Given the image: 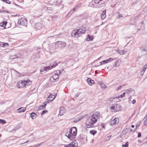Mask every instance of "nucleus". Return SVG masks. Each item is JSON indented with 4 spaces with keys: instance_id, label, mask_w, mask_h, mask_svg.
I'll return each instance as SVG.
<instances>
[{
    "instance_id": "obj_47",
    "label": "nucleus",
    "mask_w": 147,
    "mask_h": 147,
    "mask_svg": "<svg viewBox=\"0 0 147 147\" xmlns=\"http://www.w3.org/2000/svg\"><path fill=\"white\" fill-rule=\"evenodd\" d=\"M123 17V16L122 14H119V18H120L121 17Z\"/></svg>"
},
{
    "instance_id": "obj_56",
    "label": "nucleus",
    "mask_w": 147,
    "mask_h": 147,
    "mask_svg": "<svg viewBox=\"0 0 147 147\" xmlns=\"http://www.w3.org/2000/svg\"><path fill=\"white\" fill-rule=\"evenodd\" d=\"M77 122V121H74V122H75V123H76Z\"/></svg>"
},
{
    "instance_id": "obj_21",
    "label": "nucleus",
    "mask_w": 147,
    "mask_h": 147,
    "mask_svg": "<svg viewBox=\"0 0 147 147\" xmlns=\"http://www.w3.org/2000/svg\"><path fill=\"white\" fill-rule=\"evenodd\" d=\"M106 11L105 10L103 11L100 16L102 19H104L106 18Z\"/></svg>"
},
{
    "instance_id": "obj_19",
    "label": "nucleus",
    "mask_w": 147,
    "mask_h": 147,
    "mask_svg": "<svg viewBox=\"0 0 147 147\" xmlns=\"http://www.w3.org/2000/svg\"><path fill=\"white\" fill-rule=\"evenodd\" d=\"M121 62V60L119 59L117 60L115 63L114 66L115 67H117L119 66Z\"/></svg>"
},
{
    "instance_id": "obj_37",
    "label": "nucleus",
    "mask_w": 147,
    "mask_h": 147,
    "mask_svg": "<svg viewBox=\"0 0 147 147\" xmlns=\"http://www.w3.org/2000/svg\"><path fill=\"white\" fill-rule=\"evenodd\" d=\"M102 1V0H94V1L95 3L98 4L99 3L100 1Z\"/></svg>"
},
{
    "instance_id": "obj_28",
    "label": "nucleus",
    "mask_w": 147,
    "mask_h": 147,
    "mask_svg": "<svg viewBox=\"0 0 147 147\" xmlns=\"http://www.w3.org/2000/svg\"><path fill=\"white\" fill-rule=\"evenodd\" d=\"M7 24V21H3L2 23L1 24V26L2 27H5Z\"/></svg>"
},
{
    "instance_id": "obj_43",
    "label": "nucleus",
    "mask_w": 147,
    "mask_h": 147,
    "mask_svg": "<svg viewBox=\"0 0 147 147\" xmlns=\"http://www.w3.org/2000/svg\"><path fill=\"white\" fill-rule=\"evenodd\" d=\"M141 134L140 132H139L138 133V138H140L141 137Z\"/></svg>"
},
{
    "instance_id": "obj_52",
    "label": "nucleus",
    "mask_w": 147,
    "mask_h": 147,
    "mask_svg": "<svg viewBox=\"0 0 147 147\" xmlns=\"http://www.w3.org/2000/svg\"><path fill=\"white\" fill-rule=\"evenodd\" d=\"M102 7V5L101 6H98V7H97L98 8H100Z\"/></svg>"
},
{
    "instance_id": "obj_6",
    "label": "nucleus",
    "mask_w": 147,
    "mask_h": 147,
    "mask_svg": "<svg viewBox=\"0 0 147 147\" xmlns=\"http://www.w3.org/2000/svg\"><path fill=\"white\" fill-rule=\"evenodd\" d=\"M78 31V29L73 30L71 32V36L76 38H78L80 37L81 35L80 33Z\"/></svg>"
},
{
    "instance_id": "obj_55",
    "label": "nucleus",
    "mask_w": 147,
    "mask_h": 147,
    "mask_svg": "<svg viewBox=\"0 0 147 147\" xmlns=\"http://www.w3.org/2000/svg\"><path fill=\"white\" fill-rule=\"evenodd\" d=\"M0 13H2V10H0Z\"/></svg>"
},
{
    "instance_id": "obj_27",
    "label": "nucleus",
    "mask_w": 147,
    "mask_h": 147,
    "mask_svg": "<svg viewBox=\"0 0 147 147\" xmlns=\"http://www.w3.org/2000/svg\"><path fill=\"white\" fill-rule=\"evenodd\" d=\"M97 133V131L94 130H91L90 131V133L94 136Z\"/></svg>"
},
{
    "instance_id": "obj_2",
    "label": "nucleus",
    "mask_w": 147,
    "mask_h": 147,
    "mask_svg": "<svg viewBox=\"0 0 147 147\" xmlns=\"http://www.w3.org/2000/svg\"><path fill=\"white\" fill-rule=\"evenodd\" d=\"M77 130L75 127L71 128L69 131L67 132L65 136L69 139H72L74 138V137L76 135Z\"/></svg>"
},
{
    "instance_id": "obj_48",
    "label": "nucleus",
    "mask_w": 147,
    "mask_h": 147,
    "mask_svg": "<svg viewBox=\"0 0 147 147\" xmlns=\"http://www.w3.org/2000/svg\"><path fill=\"white\" fill-rule=\"evenodd\" d=\"M135 130H136V129H135V130H134V131H133V132H134V131ZM132 131H133V130H132V129H130V132H132Z\"/></svg>"
},
{
    "instance_id": "obj_35",
    "label": "nucleus",
    "mask_w": 147,
    "mask_h": 147,
    "mask_svg": "<svg viewBox=\"0 0 147 147\" xmlns=\"http://www.w3.org/2000/svg\"><path fill=\"white\" fill-rule=\"evenodd\" d=\"M126 93L125 92L123 93L122 95H120V96H119L118 98H120V97L121 98H122L123 97H124L125 96V93Z\"/></svg>"
},
{
    "instance_id": "obj_33",
    "label": "nucleus",
    "mask_w": 147,
    "mask_h": 147,
    "mask_svg": "<svg viewBox=\"0 0 147 147\" xmlns=\"http://www.w3.org/2000/svg\"><path fill=\"white\" fill-rule=\"evenodd\" d=\"M147 64L143 66V69L142 71H143L144 72L145 71V70L147 67Z\"/></svg>"
},
{
    "instance_id": "obj_45",
    "label": "nucleus",
    "mask_w": 147,
    "mask_h": 147,
    "mask_svg": "<svg viewBox=\"0 0 147 147\" xmlns=\"http://www.w3.org/2000/svg\"><path fill=\"white\" fill-rule=\"evenodd\" d=\"M144 71H141V75H143L144 73Z\"/></svg>"
},
{
    "instance_id": "obj_26",
    "label": "nucleus",
    "mask_w": 147,
    "mask_h": 147,
    "mask_svg": "<svg viewBox=\"0 0 147 147\" xmlns=\"http://www.w3.org/2000/svg\"><path fill=\"white\" fill-rule=\"evenodd\" d=\"M127 85V84H123L121 86H120L119 87L116 89V90L118 91L119 90H120L124 86H126Z\"/></svg>"
},
{
    "instance_id": "obj_24",
    "label": "nucleus",
    "mask_w": 147,
    "mask_h": 147,
    "mask_svg": "<svg viewBox=\"0 0 147 147\" xmlns=\"http://www.w3.org/2000/svg\"><path fill=\"white\" fill-rule=\"evenodd\" d=\"M127 51L125 50H121L119 51L118 53L121 55L125 54L126 53Z\"/></svg>"
},
{
    "instance_id": "obj_22",
    "label": "nucleus",
    "mask_w": 147,
    "mask_h": 147,
    "mask_svg": "<svg viewBox=\"0 0 147 147\" xmlns=\"http://www.w3.org/2000/svg\"><path fill=\"white\" fill-rule=\"evenodd\" d=\"M93 38L94 37L93 36H90L89 34H88L87 35V37L86 38V40L88 41H89L92 40Z\"/></svg>"
},
{
    "instance_id": "obj_39",
    "label": "nucleus",
    "mask_w": 147,
    "mask_h": 147,
    "mask_svg": "<svg viewBox=\"0 0 147 147\" xmlns=\"http://www.w3.org/2000/svg\"><path fill=\"white\" fill-rule=\"evenodd\" d=\"M144 124L145 125H147V119H145L144 122Z\"/></svg>"
},
{
    "instance_id": "obj_9",
    "label": "nucleus",
    "mask_w": 147,
    "mask_h": 147,
    "mask_svg": "<svg viewBox=\"0 0 147 147\" xmlns=\"http://www.w3.org/2000/svg\"><path fill=\"white\" fill-rule=\"evenodd\" d=\"M50 70V68L49 66L42 67L40 69V71L41 74H43Z\"/></svg>"
},
{
    "instance_id": "obj_5",
    "label": "nucleus",
    "mask_w": 147,
    "mask_h": 147,
    "mask_svg": "<svg viewBox=\"0 0 147 147\" xmlns=\"http://www.w3.org/2000/svg\"><path fill=\"white\" fill-rule=\"evenodd\" d=\"M63 71V70H59L58 72H55L50 78V80L51 82H53L54 80H57L58 79L59 75L61 74V72Z\"/></svg>"
},
{
    "instance_id": "obj_30",
    "label": "nucleus",
    "mask_w": 147,
    "mask_h": 147,
    "mask_svg": "<svg viewBox=\"0 0 147 147\" xmlns=\"http://www.w3.org/2000/svg\"><path fill=\"white\" fill-rule=\"evenodd\" d=\"M42 143H40L39 144L34 145L32 146H31L30 147H38L40 146L42 144Z\"/></svg>"
},
{
    "instance_id": "obj_50",
    "label": "nucleus",
    "mask_w": 147,
    "mask_h": 147,
    "mask_svg": "<svg viewBox=\"0 0 147 147\" xmlns=\"http://www.w3.org/2000/svg\"><path fill=\"white\" fill-rule=\"evenodd\" d=\"M134 125H131V127L132 128H134Z\"/></svg>"
},
{
    "instance_id": "obj_34",
    "label": "nucleus",
    "mask_w": 147,
    "mask_h": 147,
    "mask_svg": "<svg viewBox=\"0 0 147 147\" xmlns=\"http://www.w3.org/2000/svg\"><path fill=\"white\" fill-rule=\"evenodd\" d=\"M4 2L8 4L11 3L10 1L9 0H2Z\"/></svg>"
},
{
    "instance_id": "obj_13",
    "label": "nucleus",
    "mask_w": 147,
    "mask_h": 147,
    "mask_svg": "<svg viewBox=\"0 0 147 147\" xmlns=\"http://www.w3.org/2000/svg\"><path fill=\"white\" fill-rule=\"evenodd\" d=\"M113 59L112 58H109L106 60H103L102 62H100V65H102L105 63H107L113 61Z\"/></svg>"
},
{
    "instance_id": "obj_51",
    "label": "nucleus",
    "mask_w": 147,
    "mask_h": 147,
    "mask_svg": "<svg viewBox=\"0 0 147 147\" xmlns=\"http://www.w3.org/2000/svg\"><path fill=\"white\" fill-rule=\"evenodd\" d=\"M111 136H108V138H109V139H108L109 140L110 139V138L111 137Z\"/></svg>"
},
{
    "instance_id": "obj_57",
    "label": "nucleus",
    "mask_w": 147,
    "mask_h": 147,
    "mask_svg": "<svg viewBox=\"0 0 147 147\" xmlns=\"http://www.w3.org/2000/svg\"><path fill=\"white\" fill-rule=\"evenodd\" d=\"M115 98H117V97H116L115 98H113V99H115Z\"/></svg>"
},
{
    "instance_id": "obj_20",
    "label": "nucleus",
    "mask_w": 147,
    "mask_h": 147,
    "mask_svg": "<svg viewBox=\"0 0 147 147\" xmlns=\"http://www.w3.org/2000/svg\"><path fill=\"white\" fill-rule=\"evenodd\" d=\"M86 81L90 85H91L92 84H93L94 83V82L93 80H91L90 78H89L87 79Z\"/></svg>"
},
{
    "instance_id": "obj_25",
    "label": "nucleus",
    "mask_w": 147,
    "mask_h": 147,
    "mask_svg": "<svg viewBox=\"0 0 147 147\" xmlns=\"http://www.w3.org/2000/svg\"><path fill=\"white\" fill-rule=\"evenodd\" d=\"M125 92L127 94H129L132 92L134 90L131 88H129L126 90Z\"/></svg>"
},
{
    "instance_id": "obj_8",
    "label": "nucleus",
    "mask_w": 147,
    "mask_h": 147,
    "mask_svg": "<svg viewBox=\"0 0 147 147\" xmlns=\"http://www.w3.org/2000/svg\"><path fill=\"white\" fill-rule=\"evenodd\" d=\"M56 45L59 48H63L66 45L65 42H63L59 41L56 42Z\"/></svg>"
},
{
    "instance_id": "obj_16",
    "label": "nucleus",
    "mask_w": 147,
    "mask_h": 147,
    "mask_svg": "<svg viewBox=\"0 0 147 147\" xmlns=\"http://www.w3.org/2000/svg\"><path fill=\"white\" fill-rule=\"evenodd\" d=\"M59 63V62L57 63L56 62H54L53 64H51L49 66V67H50V69L57 66Z\"/></svg>"
},
{
    "instance_id": "obj_23",
    "label": "nucleus",
    "mask_w": 147,
    "mask_h": 147,
    "mask_svg": "<svg viewBox=\"0 0 147 147\" xmlns=\"http://www.w3.org/2000/svg\"><path fill=\"white\" fill-rule=\"evenodd\" d=\"M37 116L36 114L32 112L30 115V117L33 119H35L36 118Z\"/></svg>"
},
{
    "instance_id": "obj_14",
    "label": "nucleus",
    "mask_w": 147,
    "mask_h": 147,
    "mask_svg": "<svg viewBox=\"0 0 147 147\" xmlns=\"http://www.w3.org/2000/svg\"><path fill=\"white\" fill-rule=\"evenodd\" d=\"M56 94H55L54 95H52L51 94L49 95L48 98L47 100L48 101H52L56 97Z\"/></svg>"
},
{
    "instance_id": "obj_42",
    "label": "nucleus",
    "mask_w": 147,
    "mask_h": 147,
    "mask_svg": "<svg viewBox=\"0 0 147 147\" xmlns=\"http://www.w3.org/2000/svg\"><path fill=\"white\" fill-rule=\"evenodd\" d=\"M47 112H48V111L47 110H44L42 111V113H41V115H43L44 114H45Z\"/></svg>"
},
{
    "instance_id": "obj_7",
    "label": "nucleus",
    "mask_w": 147,
    "mask_h": 147,
    "mask_svg": "<svg viewBox=\"0 0 147 147\" xmlns=\"http://www.w3.org/2000/svg\"><path fill=\"white\" fill-rule=\"evenodd\" d=\"M27 20L25 18H21L19 19L18 23L20 25L26 26L27 24Z\"/></svg>"
},
{
    "instance_id": "obj_46",
    "label": "nucleus",
    "mask_w": 147,
    "mask_h": 147,
    "mask_svg": "<svg viewBox=\"0 0 147 147\" xmlns=\"http://www.w3.org/2000/svg\"><path fill=\"white\" fill-rule=\"evenodd\" d=\"M138 16H136L135 17V18H134V19L135 20H136L137 18H138Z\"/></svg>"
},
{
    "instance_id": "obj_59",
    "label": "nucleus",
    "mask_w": 147,
    "mask_h": 147,
    "mask_svg": "<svg viewBox=\"0 0 147 147\" xmlns=\"http://www.w3.org/2000/svg\"><path fill=\"white\" fill-rule=\"evenodd\" d=\"M146 8H147V7H146Z\"/></svg>"
},
{
    "instance_id": "obj_54",
    "label": "nucleus",
    "mask_w": 147,
    "mask_h": 147,
    "mask_svg": "<svg viewBox=\"0 0 147 147\" xmlns=\"http://www.w3.org/2000/svg\"><path fill=\"white\" fill-rule=\"evenodd\" d=\"M29 141H28L26 142L25 143H24L23 144H24L25 143H27V142H28Z\"/></svg>"
},
{
    "instance_id": "obj_53",
    "label": "nucleus",
    "mask_w": 147,
    "mask_h": 147,
    "mask_svg": "<svg viewBox=\"0 0 147 147\" xmlns=\"http://www.w3.org/2000/svg\"><path fill=\"white\" fill-rule=\"evenodd\" d=\"M79 94H78V93H77V94H76V96H78L79 95Z\"/></svg>"
},
{
    "instance_id": "obj_44",
    "label": "nucleus",
    "mask_w": 147,
    "mask_h": 147,
    "mask_svg": "<svg viewBox=\"0 0 147 147\" xmlns=\"http://www.w3.org/2000/svg\"><path fill=\"white\" fill-rule=\"evenodd\" d=\"M136 102V100H132L131 103L132 104H134Z\"/></svg>"
},
{
    "instance_id": "obj_29",
    "label": "nucleus",
    "mask_w": 147,
    "mask_h": 147,
    "mask_svg": "<svg viewBox=\"0 0 147 147\" xmlns=\"http://www.w3.org/2000/svg\"><path fill=\"white\" fill-rule=\"evenodd\" d=\"M0 45L1 47H4L5 46L7 45H8V44L6 43H4L3 42H1L0 43Z\"/></svg>"
},
{
    "instance_id": "obj_17",
    "label": "nucleus",
    "mask_w": 147,
    "mask_h": 147,
    "mask_svg": "<svg viewBox=\"0 0 147 147\" xmlns=\"http://www.w3.org/2000/svg\"><path fill=\"white\" fill-rule=\"evenodd\" d=\"M26 110V107H22L18 109V112L20 113L24 112Z\"/></svg>"
},
{
    "instance_id": "obj_58",
    "label": "nucleus",
    "mask_w": 147,
    "mask_h": 147,
    "mask_svg": "<svg viewBox=\"0 0 147 147\" xmlns=\"http://www.w3.org/2000/svg\"><path fill=\"white\" fill-rule=\"evenodd\" d=\"M143 50L144 51H145L146 50L145 49H143Z\"/></svg>"
},
{
    "instance_id": "obj_3",
    "label": "nucleus",
    "mask_w": 147,
    "mask_h": 147,
    "mask_svg": "<svg viewBox=\"0 0 147 147\" xmlns=\"http://www.w3.org/2000/svg\"><path fill=\"white\" fill-rule=\"evenodd\" d=\"M31 84L32 82L30 80L19 81L18 82L17 86L19 88H26L30 85Z\"/></svg>"
},
{
    "instance_id": "obj_10",
    "label": "nucleus",
    "mask_w": 147,
    "mask_h": 147,
    "mask_svg": "<svg viewBox=\"0 0 147 147\" xmlns=\"http://www.w3.org/2000/svg\"><path fill=\"white\" fill-rule=\"evenodd\" d=\"M76 141H74L68 144L65 145L64 147H75L77 146L78 144L76 143Z\"/></svg>"
},
{
    "instance_id": "obj_4",
    "label": "nucleus",
    "mask_w": 147,
    "mask_h": 147,
    "mask_svg": "<svg viewBox=\"0 0 147 147\" xmlns=\"http://www.w3.org/2000/svg\"><path fill=\"white\" fill-rule=\"evenodd\" d=\"M120 106L117 104L111 105L110 107V109L111 112H117L121 110Z\"/></svg>"
},
{
    "instance_id": "obj_41",
    "label": "nucleus",
    "mask_w": 147,
    "mask_h": 147,
    "mask_svg": "<svg viewBox=\"0 0 147 147\" xmlns=\"http://www.w3.org/2000/svg\"><path fill=\"white\" fill-rule=\"evenodd\" d=\"M2 13H9V12L8 11L5 10H2Z\"/></svg>"
},
{
    "instance_id": "obj_1",
    "label": "nucleus",
    "mask_w": 147,
    "mask_h": 147,
    "mask_svg": "<svg viewBox=\"0 0 147 147\" xmlns=\"http://www.w3.org/2000/svg\"><path fill=\"white\" fill-rule=\"evenodd\" d=\"M100 113L96 112L92 115L86 121V125L88 128H93L95 127V123L100 118Z\"/></svg>"
},
{
    "instance_id": "obj_11",
    "label": "nucleus",
    "mask_w": 147,
    "mask_h": 147,
    "mask_svg": "<svg viewBox=\"0 0 147 147\" xmlns=\"http://www.w3.org/2000/svg\"><path fill=\"white\" fill-rule=\"evenodd\" d=\"M119 122V118L117 117H116L114 119L111 121L110 123V124L111 125L113 126L118 123Z\"/></svg>"
},
{
    "instance_id": "obj_32",
    "label": "nucleus",
    "mask_w": 147,
    "mask_h": 147,
    "mask_svg": "<svg viewBox=\"0 0 147 147\" xmlns=\"http://www.w3.org/2000/svg\"><path fill=\"white\" fill-rule=\"evenodd\" d=\"M129 143L128 142L125 143V144H123L122 146V147H128V146Z\"/></svg>"
},
{
    "instance_id": "obj_12",
    "label": "nucleus",
    "mask_w": 147,
    "mask_h": 147,
    "mask_svg": "<svg viewBox=\"0 0 147 147\" xmlns=\"http://www.w3.org/2000/svg\"><path fill=\"white\" fill-rule=\"evenodd\" d=\"M78 32L80 33L81 35L82 34H84L86 32V28L85 27H82L78 29Z\"/></svg>"
},
{
    "instance_id": "obj_36",
    "label": "nucleus",
    "mask_w": 147,
    "mask_h": 147,
    "mask_svg": "<svg viewBox=\"0 0 147 147\" xmlns=\"http://www.w3.org/2000/svg\"><path fill=\"white\" fill-rule=\"evenodd\" d=\"M78 8H79V6H78V5L76 6L73 9V11L72 13H73L74 11H75L76 9H78Z\"/></svg>"
},
{
    "instance_id": "obj_49",
    "label": "nucleus",
    "mask_w": 147,
    "mask_h": 147,
    "mask_svg": "<svg viewBox=\"0 0 147 147\" xmlns=\"http://www.w3.org/2000/svg\"><path fill=\"white\" fill-rule=\"evenodd\" d=\"M145 118L147 119V114L146 115L145 117L144 118V119H145Z\"/></svg>"
},
{
    "instance_id": "obj_38",
    "label": "nucleus",
    "mask_w": 147,
    "mask_h": 147,
    "mask_svg": "<svg viewBox=\"0 0 147 147\" xmlns=\"http://www.w3.org/2000/svg\"><path fill=\"white\" fill-rule=\"evenodd\" d=\"M5 123V120L0 119V123H1L2 124H3Z\"/></svg>"
},
{
    "instance_id": "obj_40",
    "label": "nucleus",
    "mask_w": 147,
    "mask_h": 147,
    "mask_svg": "<svg viewBox=\"0 0 147 147\" xmlns=\"http://www.w3.org/2000/svg\"><path fill=\"white\" fill-rule=\"evenodd\" d=\"M101 87L102 88H103L104 89H105L106 88V86L104 84H101Z\"/></svg>"
},
{
    "instance_id": "obj_31",
    "label": "nucleus",
    "mask_w": 147,
    "mask_h": 147,
    "mask_svg": "<svg viewBox=\"0 0 147 147\" xmlns=\"http://www.w3.org/2000/svg\"><path fill=\"white\" fill-rule=\"evenodd\" d=\"M36 26L37 27L38 26H39L38 29L40 28L42 26V25L40 23H38L36 24Z\"/></svg>"
},
{
    "instance_id": "obj_15",
    "label": "nucleus",
    "mask_w": 147,
    "mask_h": 147,
    "mask_svg": "<svg viewBox=\"0 0 147 147\" xmlns=\"http://www.w3.org/2000/svg\"><path fill=\"white\" fill-rule=\"evenodd\" d=\"M48 102L47 101L45 102H44L43 104V105H42L38 107V109L39 110H41L42 109H45V106L48 103Z\"/></svg>"
},
{
    "instance_id": "obj_18",
    "label": "nucleus",
    "mask_w": 147,
    "mask_h": 147,
    "mask_svg": "<svg viewBox=\"0 0 147 147\" xmlns=\"http://www.w3.org/2000/svg\"><path fill=\"white\" fill-rule=\"evenodd\" d=\"M65 110L63 107H60L59 108V115L61 116L63 115L65 113Z\"/></svg>"
}]
</instances>
